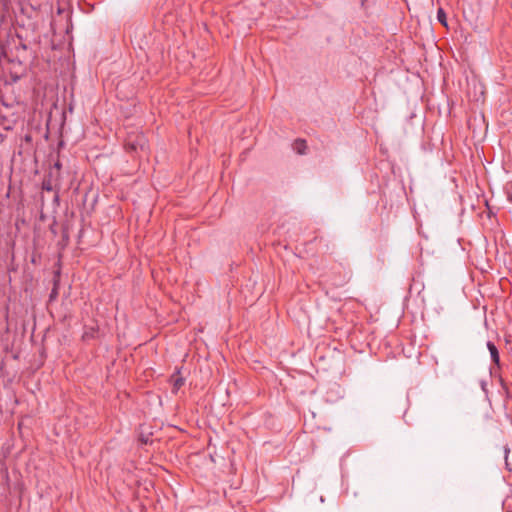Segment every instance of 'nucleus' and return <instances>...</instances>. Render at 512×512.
I'll use <instances>...</instances> for the list:
<instances>
[{"instance_id": "obj_1", "label": "nucleus", "mask_w": 512, "mask_h": 512, "mask_svg": "<svg viewBox=\"0 0 512 512\" xmlns=\"http://www.w3.org/2000/svg\"><path fill=\"white\" fill-rule=\"evenodd\" d=\"M145 147V138L142 135H137L135 139H127L125 148L128 151H137L139 148L143 150Z\"/></svg>"}, {"instance_id": "obj_2", "label": "nucleus", "mask_w": 512, "mask_h": 512, "mask_svg": "<svg viewBox=\"0 0 512 512\" xmlns=\"http://www.w3.org/2000/svg\"><path fill=\"white\" fill-rule=\"evenodd\" d=\"M487 348L490 352L491 359H492L493 363H495L497 366H499L500 365V357H499V351H498L497 347L495 346L494 343H492L491 341H488Z\"/></svg>"}, {"instance_id": "obj_3", "label": "nucleus", "mask_w": 512, "mask_h": 512, "mask_svg": "<svg viewBox=\"0 0 512 512\" xmlns=\"http://www.w3.org/2000/svg\"><path fill=\"white\" fill-rule=\"evenodd\" d=\"M307 148V145H306V141L303 140V139H297L294 144H293V149L298 153V154H304L305 153V150Z\"/></svg>"}, {"instance_id": "obj_4", "label": "nucleus", "mask_w": 512, "mask_h": 512, "mask_svg": "<svg viewBox=\"0 0 512 512\" xmlns=\"http://www.w3.org/2000/svg\"><path fill=\"white\" fill-rule=\"evenodd\" d=\"M55 188L52 182V172L49 173V176L45 178L42 182V189L46 191H53Z\"/></svg>"}, {"instance_id": "obj_5", "label": "nucleus", "mask_w": 512, "mask_h": 512, "mask_svg": "<svg viewBox=\"0 0 512 512\" xmlns=\"http://www.w3.org/2000/svg\"><path fill=\"white\" fill-rule=\"evenodd\" d=\"M437 20L446 28H448L447 16L443 8L437 10Z\"/></svg>"}, {"instance_id": "obj_6", "label": "nucleus", "mask_w": 512, "mask_h": 512, "mask_svg": "<svg viewBox=\"0 0 512 512\" xmlns=\"http://www.w3.org/2000/svg\"><path fill=\"white\" fill-rule=\"evenodd\" d=\"M96 332H97V330H96L95 328L91 327V328L86 329V330L84 331V333H83V336H82V337H83V339H84V340L92 339V338H94V337H95Z\"/></svg>"}, {"instance_id": "obj_7", "label": "nucleus", "mask_w": 512, "mask_h": 512, "mask_svg": "<svg viewBox=\"0 0 512 512\" xmlns=\"http://www.w3.org/2000/svg\"><path fill=\"white\" fill-rule=\"evenodd\" d=\"M173 379V387L174 389L178 390L180 387L184 384V379L182 377H172Z\"/></svg>"}, {"instance_id": "obj_8", "label": "nucleus", "mask_w": 512, "mask_h": 512, "mask_svg": "<svg viewBox=\"0 0 512 512\" xmlns=\"http://www.w3.org/2000/svg\"><path fill=\"white\" fill-rule=\"evenodd\" d=\"M56 295H57V290H56V288H54L51 292L50 298L52 299V298L56 297Z\"/></svg>"}, {"instance_id": "obj_9", "label": "nucleus", "mask_w": 512, "mask_h": 512, "mask_svg": "<svg viewBox=\"0 0 512 512\" xmlns=\"http://www.w3.org/2000/svg\"><path fill=\"white\" fill-rule=\"evenodd\" d=\"M508 200H509L510 202H512V193H511V194H508Z\"/></svg>"}, {"instance_id": "obj_10", "label": "nucleus", "mask_w": 512, "mask_h": 512, "mask_svg": "<svg viewBox=\"0 0 512 512\" xmlns=\"http://www.w3.org/2000/svg\"><path fill=\"white\" fill-rule=\"evenodd\" d=\"M55 168H56L57 170H59V169H60V164H59V163H56V164H55Z\"/></svg>"}]
</instances>
